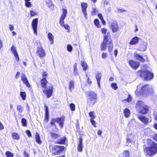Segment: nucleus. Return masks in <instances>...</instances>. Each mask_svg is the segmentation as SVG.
I'll use <instances>...</instances> for the list:
<instances>
[{"instance_id":"nucleus-15","label":"nucleus","mask_w":157,"mask_h":157,"mask_svg":"<svg viewBox=\"0 0 157 157\" xmlns=\"http://www.w3.org/2000/svg\"><path fill=\"white\" fill-rule=\"evenodd\" d=\"M111 29L112 31L115 33L118 30V27L117 22L115 21H113L111 24Z\"/></svg>"},{"instance_id":"nucleus-49","label":"nucleus","mask_w":157,"mask_h":157,"mask_svg":"<svg viewBox=\"0 0 157 157\" xmlns=\"http://www.w3.org/2000/svg\"><path fill=\"white\" fill-rule=\"evenodd\" d=\"M90 121L93 126L96 127L97 122L94 120V119H90Z\"/></svg>"},{"instance_id":"nucleus-33","label":"nucleus","mask_w":157,"mask_h":157,"mask_svg":"<svg viewBox=\"0 0 157 157\" xmlns=\"http://www.w3.org/2000/svg\"><path fill=\"white\" fill-rule=\"evenodd\" d=\"M12 136L13 139L15 140H19V136L17 133H13L12 134Z\"/></svg>"},{"instance_id":"nucleus-29","label":"nucleus","mask_w":157,"mask_h":157,"mask_svg":"<svg viewBox=\"0 0 157 157\" xmlns=\"http://www.w3.org/2000/svg\"><path fill=\"white\" fill-rule=\"evenodd\" d=\"M92 10L91 11V14L92 15H96L98 12V9L95 7H93Z\"/></svg>"},{"instance_id":"nucleus-60","label":"nucleus","mask_w":157,"mask_h":157,"mask_svg":"<svg viewBox=\"0 0 157 157\" xmlns=\"http://www.w3.org/2000/svg\"><path fill=\"white\" fill-rule=\"evenodd\" d=\"M49 115H45V121H46L47 122H48V119H49Z\"/></svg>"},{"instance_id":"nucleus-28","label":"nucleus","mask_w":157,"mask_h":157,"mask_svg":"<svg viewBox=\"0 0 157 157\" xmlns=\"http://www.w3.org/2000/svg\"><path fill=\"white\" fill-rule=\"evenodd\" d=\"M74 82L73 80H71L69 83V88L71 91L74 89Z\"/></svg>"},{"instance_id":"nucleus-9","label":"nucleus","mask_w":157,"mask_h":157,"mask_svg":"<svg viewBox=\"0 0 157 157\" xmlns=\"http://www.w3.org/2000/svg\"><path fill=\"white\" fill-rule=\"evenodd\" d=\"M36 53L40 58L44 57L46 55L44 51L41 46H39L37 47Z\"/></svg>"},{"instance_id":"nucleus-32","label":"nucleus","mask_w":157,"mask_h":157,"mask_svg":"<svg viewBox=\"0 0 157 157\" xmlns=\"http://www.w3.org/2000/svg\"><path fill=\"white\" fill-rule=\"evenodd\" d=\"M135 58L137 59L140 61L142 62H144V59L143 57L139 55H136L135 56Z\"/></svg>"},{"instance_id":"nucleus-21","label":"nucleus","mask_w":157,"mask_h":157,"mask_svg":"<svg viewBox=\"0 0 157 157\" xmlns=\"http://www.w3.org/2000/svg\"><path fill=\"white\" fill-rule=\"evenodd\" d=\"M48 37L50 41L51 44H52L54 42V36L53 35L50 33H48Z\"/></svg>"},{"instance_id":"nucleus-54","label":"nucleus","mask_w":157,"mask_h":157,"mask_svg":"<svg viewBox=\"0 0 157 157\" xmlns=\"http://www.w3.org/2000/svg\"><path fill=\"white\" fill-rule=\"evenodd\" d=\"M63 26L64 27L65 29H67L68 30L70 28V27L69 26V25L67 24L65 25H63Z\"/></svg>"},{"instance_id":"nucleus-10","label":"nucleus","mask_w":157,"mask_h":157,"mask_svg":"<svg viewBox=\"0 0 157 157\" xmlns=\"http://www.w3.org/2000/svg\"><path fill=\"white\" fill-rule=\"evenodd\" d=\"M38 19L37 18H35L32 21V28L33 30L34 33L37 35V24L38 23Z\"/></svg>"},{"instance_id":"nucleus-30","label":"nucleus","mask_w":157,"mask_h":157,"mask_svg":"<svg viewBox=\"0 0 157 157\" xmlns=\"http://www.w3.org/2000/svg\"><path fill=\"white\" fill-rule=\"evenodd\" d=\"M66 140V137H64L61 139L58 140L57 141V143L61 144H64L65 143V141Z\"/></svg>"},{"instance_id":"nucleus-8","label":"nucleus","mask_w":157,"mask_h":157,"mask_svg":"<svg viewBox=\"0 0 157 157\" xmlns=\"http://www.w3.org/2000/svg\"><path fill=\"white\" fill-rule=\"evenodd\" d=\"M138 118L141 122L146 125L147 124L151 122L152 120L151 117L147 118L142 115L138 116Z\"/></svg>"},{"instance_id":"nucleus-26","label":"nucleus","mask_w":157,"mask_h":157,"mask_svg":"<svg viewBox=\"0 0 157 157\" xmlns=\"http://www.w3.org/2000/svg\"><path fill=\"white\" fill-rule=\"evenodd\" d=\"M36 142L39 144H40L42 142L40 140V137L39 134L38 132L36 133Z\"/></svg>"},{"instance_id":"nucleus-58","label":"nucleus","mask_w":157,"mask_h":157,"mask_svg":"<svg viewBox=\"0 0 157 157\" xmlns=\"http://www.w3.org/2000/svg\"><path fill=\"white\" fill-rule=\"evenodd\" d=\"M101 31L103 34H105L107 32V30L105 28H102L101 29Z\"/></svg>"},{"instance_id":"nucleus-25","label":"nucleus","mask_w":157,"mask_h":157,"mask_svg":"<svg viewBox=\"0 0 157 157\" xmlns=\"http://www.w3.org/2000/svg\"><path fill=\"white\" fill-rule=\"evenodd\" d=\"M139 41V38L137 37H135L132 38L130 43V44H135L137 43Z\"/></svg>"},{"instance_id":"nucleus-45","label":"nucleus","mask_w":157,"mask_h":157,"mask_svg":"<svg viewBox=\"0 0 157 157\" xmlns=\"http://www.w3.org/2000/svg\"><path fill=\"white\" fill-rule=\"evenodd\" d=\"M126 142L128 144H132L133 143V141L131 138H127L126 139Z\"/></svg>"},{"instance_id":"nucleus-22","label":"nucleus","mask_w":157,"mask_h":157,"mask_svg":"<svg viewBox=\"0 0 157 157\" xmlns=\"http://www.w3.org/2000/svg\"><path fill=\"white\" fill-rule=\"evenodd\" d=\"M81 64L82 66L83 67V70L84 71H86L88 67V65L84 61H81Z\"/></svg>"},{"instance_id":"nucleus-13","label":"nucleus","mask_w":157,"mask_h":157,"mask_svg":"<svg viewBox=\"0 0 157 157\" xmlns=\"http://www.w3.org/2000/svg\"><path fill=\"white\" fill-rule=\"evenodd\" d=\"M129 64L131 67L133 69L136 70L140 66L139 63L130 60L129 61Z\"/></svg>"},{"instance_id":"nucleus-38","label":"nucleus","mask_w":157,"mask_h":157,"mask_svg":"<svg viewBox=\"0 0 157 157\" xmlns=\"http://www.w3.org/2000/svg\"><path fill=\"white\" fill-rule=\"evenodd\" d=\"M123 157H129V151L126 150L124 151L123 153Z\"/></svg>"},{"instance_id":"nucleus-44","label":"nucleus","mask_w":157,"mask_h":157,"mask_svg":"<svg viewBox=\"0 0 157 157\" xmlns=\"http://www.w3.org/2000/svg\"><path fill=\"white\" fill-rule=\"evenodd\" d=\"M51 135L52 137L54 139H56L59 136L58 135L54 133H51Z\"/></svg>"},{"instance_id":"nucleus-42","label":"nucleus","mask_w":157,"mask_h":157,"mask_svg":"<svg viewBox=\"0 0 157 157\" xmlns=\"http://www.w3.org/2000/svg\"><path fill=\"white\" fill-rule=\"evenodd\" d=\"M46 4L47 6L49 8H51L53 6V4L52 2L50 1H46Z\"/></svg>"},{"instance_id":"nucleus-48","label":"nucleus","mask_w":157,"mask_h":157,"mask_svg":"<svg viewBox=\"0 0 157 157\" xmlns=\"http://www.w3.org/2000/svg\"><path fill=\"white\" fill-rule=\"evenodd\" d=\"M67 48L68 52H71L72 51V47L70 44H68L67 46Z\"/></svg>"},{"instance_id":"nucleus-17","label":"nucleus","mask_w":157,"mask_h":157,"mask_svg":"<svg viewBox=\"0 0 157 157\" xmlns=\"http://www.w3.org/2000/svg\"><path fill=\"white\" fill-rule=\"evenodd\" d=\"M54 120L56 121V122L59 124L61 128H63V123L64 121V119L63 117H57L55 118Z\"/></svg>"},{"instance_id":"nucleus-16","label":"nucleus","mask_w":157,"mask_h":157,"mask_svg":"<svg viewBox=\"0 0 157 157\" xmlns=\"http://www.w3.org/2000/svg\"><path fill=\"white\" fill-rule=\"evenodd\" d=\"M145 105L143 101H139L136 103V108L138 111Z\"/></svg>"},{"instance_id":"nucleus-35","label":"nucleus","mask_w":157,"mask_h":157,"mask_svg":"<svg viewBox=\"0 0 157 157\" xmlns=\"http://www.w3.org/2000/svg\"><path fill=\"white\" fill-rule=\"evenodd\" d=\"M20 95L23 100H24L26 99V94L25 92L21 91L20 93Z\"/></svg>"},{"instance_id":"nucleus-34","label":"nucleus","mask_w":157,"mask_h":157,"mask_svg":"<svg viewBox=\"0 0 157 157\" xmlns=\"http://www.w3.org/2000/svg\"><path fill=\"white\" fill-rule=\"evenodd\" d=\"M17 109L19 113H22L23 111V107L20 105H18L17 106Z\"/></svg>"},{"instance_id":"nucleus-52","label":"nucleus","mask_w":157,"mask_h":157,"mask_svg":"<svg viewBox=\"0 0 157 157\" xmlns=\"http://www.w3.org/2000/svg\"><path fill=\"white\" fill-rule=\"evenodd\" d=\"M9 29L10 31H12L14 30V27L12 25L10 24L9 25Z\"/></svg>"},{"instance_id":"nucleus-41","label":"nucleus","mask_w":157,"mask_h":157,"mask_svg":"<svg viewBox=\"0 0 157 157\" xmlns=\"http://www.w3.org/2000/svg\"><path fill=\"white\" fill-rule=\"evenodd\" d=\"M21 122L24 126L26 127L27 126V121L24 118H22Z\"/></svg>"},{"instance_id":"nucleus-57","label":"nucleus","mask_w":157,"mask_h":157,"mask_svg":"<svg viewBox=\"0 0 157 157\" xmlns=\"http://www.w3.org/2000/svg\"><path fill=\"white\" fill-rule=\"evenodd\" d=\"M131 100H132L131 97L130 95H129L128 98H127V101L128 102H130L131 101Z\"/></svg>"},{"instance_id":"nucleus-51","label":"nucleus","mask_w":157,"mask_h":157,"mask_svg":"<svg viewBox=\"0 0 157 157\" xmlns=\"http://www.w3.org/2000/svg\"><path fill=\"white\" fill-rule=\"evenodd\" d=\"M37 14V13L34 11H30V15L32 16H33L36 15Z\"/></svg>"},{"instance_id":"nucleus-39","label":"nucleus","mask_w":157,"mask_h":157,"mask_svg":"<svg viewBox=\"0 0 157 157\" xmlns=\"http://www.w3.org/2000/svg\"><path fill=\"white\" fill-rule=\"evenodd\" d=\"M94 24L98 28L100 27V25L99 24V20L98 19H95L94 21Z\"/></svg>"},{"instance_id":"nucleus-6","label":"nucleus","mask_w":157,"mask_h":157,"mask_svg":"<svg viewBox=\"0 0 157 157\" xmlns=\"http://www.w3.org/2000/svg\"><path fill=\"white\" fill-rule=\"evenodd\" d=\"M110 40V33L108 32L107 34L105 35L104 36V39L101 46L102 50H105L106 49L107 44L108 40Z\"/></svg>"},{"instance_id":"nucleus-55","label":"nucleus","mask_w":157,"mask_h":157,"mask_svg":"<svg viewBox=\"0 0 157 157\" xmlns=\"http://www.w3.org/2000/svg\"><path fill=\"white\" fill-rule=\"evenodd\" d=\"M24 157H29V154L27 153L26 151H24Z\"/></svg>"},{"instance_id":"nucleus-2","label":"nucleus","mask_w":157,"mask_h":157,"mask_svg":"<svg viewBox=\"0 0 157 157\" xmlns=\"http://www.w3.org/2000/svg\"><path fill=\"white\" fill-rule=\"evenodd\" d=\"M153 92V89L148 85L143 86L140 84L137 86L135 94L137 95L140 94L148 95L152 94Z\"/></svg>"},{"instance_id":"nucleus-43","label":"nucleus","mask_w":157,"mask_h":157,"mask_svg":"<svg viewBox=\"0 0 157 157\" xmlns=\"http://www.w3.org/2000/svg\"><path fill=\"white\" fill-rule=\"evenodd\" d=\"M111 87L114 90H116L117 89L118 87L115 83H113L111 84Z\"/></svg>"},{"instance_id":"nucleus-20","label":"nucleus","mask_w":157,"mask_h":157,"mask_svg":"<svg viewBox=\"0 0 157 157\" xmlns=\"http://www.w3.org/2000/svg\"><path fill=\"white\" fill-rule=\"evenodd\" d=\"M147 42H144L143 44L140 45V49L141 51H145L147 48Z\"/></svg>"},{"instance_id":"nucleus-19","label":"nucleus","mask_w":157,"mask_h":157,"mask_svg":"<svg viewBox=\"0 0 157 157\" xmlns=\"http://www.w3.org/2000/svg\"><path fill=\"white\" fill-rule=\"evenodd\" d=\"M101 77V73H98L96 76V78L97 80V83L99 88H101L100 79Z\"/></svg>"},{"instance_id":"nucleus-61","label":"nucleus","mask_w":157,"mask_h":157,"mask_svg":"<svg viewBox=\"0 0 157 157\" xmlns=\"http://www.w3.org/2000/svg\"><path fill=\"white\" fill-rule=\"evenodd\" d=\"M20 75V73L19 72H17L16 75H15V78L17 79L19 77V76Z\"/></svg>"},{"instance_id":"nucleus-40","label":"nucleus","mask_w":157,"mask_h":157,"mask_svg":"<svg viewBox=\"0 0 157 157\" xmlns=\"http://www.w3.org/2000/svg\"><path fill=\"white\" fill-rule=\"evenodd\" d=\"M6 155L7 157H13V155L11 152L7 151L6 153Z\"/></svg>"},{"instance_id":"nucleus-37","label":"nucleus","mask_w":157,"mask_h":157,"mask_svg":"<svg viewBox=\"0 0 157 157\" xmlns=\"http://www.w3.org/2000/svg\"><path fill=\"white\" fill-rule=\"evenodd\" d=\"M94 113V112L93 111L90 112L89 115L91 118L90 119H94L95 118L96 116L95 115Z\"/></svg>"},{"instance_id":"nucleus-14","label":"nucleus","mask_w":157,"mask_h":157,"mask_svg":"<svg viewBox=\"0 0 157 157\" xmlns=\"http://www.w3.org/2000/svg\"><path fill=\"white\" fill-rule=\"evenodd\" d=\"M87 6V4L86 3H82L81 4V7L82 13L84 14L86 19L87 18V13L86 11V9Z\"/></svg>"},{"instance_id":"nucleus-3","label":"nucleus","mask_w":157,"mask_h":157,"mask_svg":"<svg viewBox=\"0 0 157 157\" xmlns=\"http://www.w3.org/2000/svg\"><path fill=\"white\" fill-rule=\"evenodd\" d=\"M147 142L151 147H147L145 151L148 155H152L155 154L157 151V144L151 140H148Z\"/></svg>"},{"instance_id":"nucleus-27","label":"nucleus","mask_w":157,"mask_h":157,"mask_svg":"<svg viewBox=\"0 0 157 157\" xmlns=\"http://www.w3.org/2000/svg\"><path fill=\"white\" fill-rule=\"evenodd\" d=\"M77 64L75 63L73 66L74 67V73L75 75L77 76L78 74V72L77 69Z\"/></svg>"},{"instance_id":"nucleus-7","label":"nucleus","mask_w":157,"mask_h":157,"mask_svg":"<svg viewBox=\"0 0 157 157\" xmlns=\"http://www.w3.org/2000/svg\"><path fill=\"white\" fill-rule=\"evenodd\" d=\"M65 148L63 146L55 145L52 147V150L55 151V152H53L55 155H58L64 150Z\"/></svg>"},{"instance_id":"nucleus-47","label":"nucleus","mask_w":157,"mask_h":157,"mask_svg":"<svg viewBox=\"0 0 157 157\" xmlns=\"http://www.w3.org/2000/svg\"><path fill=\"white\" fill-rule=\"evenodd\" d=\"M70 106L71 109L72 111H74L75 110V104H74L73 103H71L70 105Z\"/></svg>"},{"instance_id":"nucleus-56","label":"nucleus","mask_w":157,"mask_h":157,"mask_svg":"<svg viewBox=\"0 0 157 157\" xmlns=\"http://www.w3.org/2000/svg\"><path fill=\"white\" fill-rule=\"evenodd\" d=\"M86 76L87 78H88L87 80V83L89 84H91L92 83V82L90 80L89 78L88 77V75L87 74L86 75Z\"/></svg>"},{"instance_id":"nucleus-24","label":"nucleus","mask_w":157,"mask_h":157,"mask_svg":"<svg viewBox=\"0 0 157 157\" xmlns=\"http://www.w3.org/2000/svg\"><path fill=\"white\" fill-rule=\"evenodd\" d=\"M109 44H108V49L109 51V52H111L113 50V44L112 43V40L110 37V40H108Z\"/></svg>"},{"instance_id":"nucleus-4","label":"nucleus","mask_w":157,"mask_h":157,"mask_svg":"<svg viewBox=\"0 0 157 157\" xmlns=\"http://www.w3.org/2000/svg\"><path fill=\"white\" fill-rule=\"evenodd\" d=\"M87 103L90 105H93L97 101V94L94 92L90 91L87 92Z\"/></svg>"},{"instance_id":"nucleus-50","label":"nucleus","mask_w":157,"mask_h":157,"mask_svg":"<svg viewBox=\"0 0 157 157\" xmlns=\"http://www.w3.org/2000/svg\"><path fill=\"white\" fill-rule=\"evenodd\" d=\"M25 5L27 7H30L31 6V3L28 1H25Z\"/></svg>"},{"instance_id":"nucleus-59","label":"nucleus","mask_w":157,"mask_h":157,"mask_svg":"<svg viewBox=\"0 0 157 157\" xmlns=\"http://www.w3.org/2000/svg\"><path fill=\"white\" fill-rule=\"evenodd\" d=\"M26 132L29 137L31 136V134L29 130H26Z\"/></svg>"},{"instance_id":"nucleus-36","label":"nucleus","mask_w":157,"mask_h":157,"mask_svg":"<svg viewBox=\"0 0 157 157\" xmlns=\"http://www.w3.org/2000/svg\"><path fill=\"white\" fill-rule=\"evenodd\" d=\"M11 51L13 53V55H14L15 54H17V53L16 47H15L13 45L11 47Z\"/></svg>"},{"instance_id":"nucleus-62","label":"nucleus","mask_w":157,"mask_h":157,"mask_svg":"<svg viewBox=\"0 0 157 157\" xmlns=\"http://www.w3.org/2000/svg\"><path fill=\"white\" fill-rule=\"evenodd\" d=\"M98 17L101 19H103V17L102 16V15L101 13H99L98 14Z\"/></svg>"},{"instance_id":"nucleus-53","label":"nucleus","mask_w":157,"mask_h":157,"mask_svg":"<svg viewBox=\"0 0 157 157\" xmlns=\"http://www.w3.org/2000/svg\"><path fill=\"white\" fill-rule=\"evenodd\" d=\"M14 55L17 61H18L19 60V59L18 53L15 54Z\"/></svg>"},{"instance_id":"nucleus-46","label":"nucleus","mask_w":157,"mask_h":157,"mask_svg":"<svg viewBox=\"0 0 157 157\" xmlns=\"http://www.w3.org/2000/svg\"><path fill=\"white\" fill-rule=\"evenodd\" d=\"M65 18L62 17H60V20H59V24H60V25L62 26H63V25L64 24V19H65Z\"/></svg>"},{"instance_id":"nucleus-64","label":"nucleus","mask_w":157,"mask_h":157,"mask_svg":"<svg viewBox=\"0 0 157 157\" xmlns=\"http://www.w3.org/2000/svg\"><path fill=\"white\" fill-rule=\"evenodd\" d=\"M153 138L154 140L157 142V134L155 135Z\"/></svg>"},{"instance_id":"nucleus-31","label":"nucleus","mask_w":157,"mask_h":157,"mask_svg":"<svg viewBox=\"0 0 157 157\" xmlns=\"http://www.w3.org/2000/svg\"><path fill=\"white\" fill-rule=\"evenodd\" d=\"M62 10L63 13L61 16V17H62L65 18L67 15V10L65 9H63Z\"/></svg>"},{"instance_id":"nucleus-63","label":"nucleus","mask_w":157,"mask_h":157,"mask_svg":"<svg viewBox=\"0 0 157 157\" xmlns=\"http://www.w3.org/2000/svg\"><path fill=\"white\" fill-rule=\"evenodd\" d=\"M47 75H48L47 73L45 71H44L43 73L42 74V75L44 77H46L47 76Z\"/></svg>"},{"instance_id":"nucleus-11","label":"nucleus","mask_w":157,"mask_h":157,"mask_svg":"<svg viewBox=\"0 0 157 157\" xmlns=\"http://www.w3.org/2000/svg\"><path fill=\"white\" fill-rule=\"evenodd\" d=\"M83 145L82 143V139L81 137H79L78 139V151L79 152H82Z\"/></svg>"},{"instance_id":"nucleus-5","label":"nucleus","mask_w":157,"mask_h":157,"mask_svg":"<svg viewBox=\"0 0 157 157\" xmlns=\"http://www.w3.org/2000/svg\"><path fill=\"white\" fill-rule=\"evenodd\" d=\"M137 74L140 77H144L147 80L152 79L153 74L148 70H140L136 72Z\"/></svg>"},{"instance_id":"nucleus-18","label":"nucleus","mask_w":157,"mask_h":157,"mask_svg":"<svg viewBox=\"0 0 157 157\" xmlns=\"http://www.w3.org/2000/svg\"><path fill=\"white\" fill-rule=\"evenodd\" d=\"M148 109L147 107L145 105L142 108H141L140 109L138 112L142 114H145L148 112Z\"/></svg>"},{"instance_id":"nucleus-23","label":"nucleus","mask_w":157,"mask_h":157,"mask_svg":"<svg viewBox=\"0 0 157 157\" xmlns=\"http://www.w3.org/2000/svg\"><path fill=\"white\" fill-rule=\"evenodd\" d=\"M124 113L125 117L127 118L130 116V111L128 109L126 108L124 110Z\"/></svg>"},{"instance_id":"nucleus-1","label":"nucleus","mask_w":157,"mask_h":157,"mask_svg":"<svg viewBox=\"0 0 157 157\" xmlns=\"http://www.w3.org/2000/svg\"><path fill=\"white\" fill-rule=\"evenodd\" d=\"M41 87L44 88L42 91L48 98H50L52 95L53 92V86L52 84L48 83L45 78H42L41 80Z\"/></svg>"},{"instance_id":"nucleus-12","label":"nucleus","mask_w":157,"mask_h":157,"mask_svg":"<svg viewBox=\"0 0 157 157\" xmlns=\"http://www.w3.org/2000/svg\"><path fill=\"white\" fill-rule=\"evenodd\" d=\"M21 80L25 84L26 86L28 87L30 86V84L27 80V78L26 77L24 73H22L21 76Z\"/></svg>"}]
</instances>
